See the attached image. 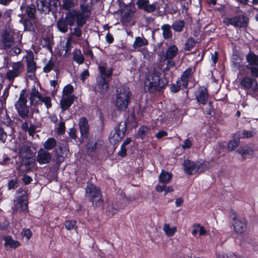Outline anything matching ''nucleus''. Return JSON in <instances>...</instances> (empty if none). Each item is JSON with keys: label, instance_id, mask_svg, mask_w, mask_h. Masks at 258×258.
<instances>
[{"label": "nucleus", "instance_id": "nucleus-36", "mask_svg": "<svg viewBox=\"0 0 258 258\" xmlns=\"http://www.w3.org/2000/svg\"><path fill=\"white\" fill-rule=\"evenodd\" d=\"M76 20L77 25L79 27H83L88 17L85 15V14L80 13L79 11H76Z\"/></svg>", "mask_w": 258, "mask_h": 258}, {"label": "nucleus", "instance_id": "nucleus-12", "mask_svg": "<svg viewBox=\"0 0 258 258\" xmlns=\"http://www.w3.org/2000/svg\"><path fill=\"white\" fill-rule=\"evenodd\" d=\"M43 147L46 150L40 149L38 151L36 157L37 161L41 164H47L50 161L52 156L47 150H51L55 146Z\"/></svg>", "mask_w": 258, "mask_h": 258}, {"label": "nucleus", "instance_id": "nucleus-19", "mask_svg": "<svg viewBox=\"0 0 258 258\" xmlns=\"http://www.w3.org/2000/svg\"><path fill=\"white\" fill-rule=\"evenodd\" d=\"M183 166L184 172L188 175H191L197 169V164L194 161L189 159H185L183 162Z\"/></svg>", "mask_w": 258, "mask_h": 258}, {"label": "nucleus", "instance_id": "nucleus-20", "mask_svg": "<svg viewBox=\"0 0 258 258\" xmlns=\"http://www.w3.org/2000/svg\"><path fill=\"white\" fill-rule=\"evenodd\" d=\"M79 126L81 135L87 137L89 133V125L86 117H82L80 119Z\"/></svg>", "mask_w": 258, "mask_h": 258}, {"label": "nucleus", "instance_id": "nucleus-43", "mask_svg": "<svg viewBox=\"0 0 258 258\" xmlns=\"http://www.w3.org/2000/svg\"><path fill=\"white\" fill-rule=\"evenodd\" d=\"M196 44V42L195 39L192 37H190L186 40L184 49L185 51H191L195 46Z\"/></svg>", "mask_w": 258, "mask_h": 258}, {"label": "nucleus", "instance_id": "nucleus-57", "mask_svg": "<svg viewBox=\"0 0 258 258\" xmlns=\"http://www.w3.org/2000/svg\"><path fill=\"white\" fill-rule=\"evenodd\" d=\"M39 101L41 102H43L47 108H49L51 106V99L49 97H43L42 96Z\"/></svg>", "mask_w": 258, "mask_h": 258}, {"label": "nucleus", "instance_id": "nucleus-15", "mask_svg": "<svg viewBox=\"0 0 258 258\" xmlns=\"http://www.w3.org/2000/svg\"><path fill=\"white\" fill-rule=\"evenodd\" d=\"M3 116H1V120L3 124L6 125L8 128L7 130L8 134L9 136H11L15 132V127L16 122L11 120L8 116L7 111L6 110L5 113L1 112Z\"/></svg>", "mask_w": 258, "mask_h": 258}, {"label": "nucleus", "instance_id": "nucleus-40", "mask_svg": "<svg viewBox=\"0 0 258 258\" xmlns=\"http://www.w3.org/2000/svg\"><path fill=\"white\" fill-rule=\"evenodd\" d=\"M240 139L241 137L240 131H238L232 135V139L230 140L227 145H238Z\"/></svg>", "mask_w": 258, "mask_h": 258}, {"label": "nucleus", "instance_id": "nucleus-23", "mask_svg": "<svg viewBox=\"0 0 258 258\" xmlns=\"http://www.w3.org/2000/svg\"><path fill=\"white\" fill-rule=\"evenodd\" d=\"M247 67L253 66H258V55L252 51H249L246 56Z\"/></svg>", "mask_w": 258, "mask_h": 258}, {"label": "nucleus", "instance_id": "nucleus-3", "mask_svg": "<svg viewBox=\"0 0 258 258\" xmlns=\"http://www.w3.org/2000/svg\"><path fill=\"white\" fill-rule=\"evenodd\" d=\"M14 200V209L20 212H28V195L27 191L19 188Z\"/></svg>", "mask_w": 258, "mask_h": 258}, {"label": "nucleus", "instance_id": "nucleus-21", "mask_svg": "<svg viewBox=\"0 0 258 258\" xmlns=\"http://www.w3.org/2000/svg\"><path fill=\"white\" fill-rule=\"evenodd\" d=\"M236 152L241 155L243 160L249 158L254 154V151L250 146H243V148L238 149Z\"/></svg>", "mask_w": 258, "mask_h": 258}, {"label": "nucleus", "instance_id": "nucleus-7", "mask_svg": "<svg viewBox=\"0 0 258 258\" xmlns=\"http://www.w3.org/2000/svg\"><path fill=\"white\" fill-rule=\"evenodd\" d=\"M129 91L121 87L117 90L116 105L119 110L125 109L128 104Z\"/></svg>", "mask_w": 258, "mask_h": 258}, {"label": "nucleus", "instance_id": "nucleus-22", "mask_svg": "<svg viewBox=\"0 0 258 258\" xmlns=\"http://www.w3.org/2000/svg\"><path fill=\"white\" fill-rule=\"evenodd\" d=\"M21 10H24L25 14L31 20H33L34 22H36L37 20L35 18L36 8L35 6L33 5H28L25 7V6L21 7Z\"/></svg>", "mask_w": 258, "mask_h": 258}, {"label": "nucleus", "instance_id": "nucleus-41", "mask_svg": "<svg viewBox=\"0 0 258 258\" xmlns=\"http://www.w3.org/2000/svg\"><path fill=\"white\" fill-rule=\"evenodd\" d=\"M31 163L29 161L23 159L19 166L20 170L23 172H27L31 169Z\"/></svg>", "mask_w": 258, "mask_h": 258}, {"label": "nucleus", "instance_id": "nucleus-24", "mask_svg": "<svg viewBox=\"0 0 258 258\" xmlns=\"http://www.w3.org/2000/svg\"><path fill=\"white\" fill-rule=\"evenodd\" d=\"M3 239L5 240L4 245L5 246H9L11 248L15 249L21 245L19 241L13 239L12 237L10 235L5 236Z\"/></svg>", "mask_w": 258, "mask_h": 258}, {"label": "nucleus", "instance_id": "nucleus-45", "mask_svg": "<svg viewBox=\"0 0 258 258\" xmlns=\"http://www.w3.org/2000/svg\"><path fill=\"white\" fill-rule=\"evenodd\" d=\"M181 82L180 80H177L175 83H172L170 87V91L174 93L178 92L182 86Z\"/></svg>", "mask_w": 258, "mask_h": 258}, {"label": "nucleus", "instance_id": "nucleus-34", "mask_svg": "<svg viewBox=\"0 0 258 258\" xmlns=\"http://www.w3.org/2000/svg\"><path fill=\"white\" fill-rule=\"evenodd\" d=\"M171 26L169 24H164L161 26L163 37L165 39H170L172 37V33L171 31Z\"/></svg>", "mask_w": 258, "mask_h": 258}, {"label": "nucleus", "instance_id": "nucleus-28", "mask_svg": "<svg viewBox=\"0 0 258 258\" xmlns=\"http://www.w3.org/2000/svg\"><path fill=\"white\" fill-rule=\"evenodd\" d=\"M76 16V11L72 10L67 12L65 17L62 18L69 25L72 26L75 23Z\"/></svg>", "mask_w": 258, "mask_h": 258}, {"label": "nucleus", "instance_id": "nucleus-32", "mask_svg": "<svg viewBox=\"0 0 258 258\" xmlns=\"http://www.w3.org/2000/svg\"><path fill=\"white\" fill-rule=\"evenodd\" d=\"M20 22L24 24L26 30L31 31L34 30V24L35 22L33 20L25 19L24 17H22Z\"/></svg>", "mask_w": 258, "mask_h": 258}, {"label": "nucleus", "instance_id": "nucleus-58", "mask_svg": "<svg viewBox=\"0 0 258 258\" xmlns=\"http://www.w3.org/2000/svg\"><path fill=\"white\" fill-rule=\"evenodd\" d=\"M22 180L24 185H27L31 183L33 179L30 176L27 174H24L22 178Z\"/></svg>", "mask_w": 258, "mask_h": 258}, {"label": "nucleus", "instance_id": "nucleus-47", "mask_svg": "<svg viewBox=\"0 0 258 258\" xmlns=\"http://www.w3.org/2000/svg\"><path fill=\"white\" fill-rule=\"evenodd\" d=\"M74 91L73 87L71 85H68L64 87L63 90V96L66 97L74 96L72 95Z\"/></svg>", "mask_w": 258, "mask_h": 258}, {"label": "nucleus", "instance_id": "nucleus-18", "mask_svg": "<svg viewBox=\"0 0 258 258\" xmlns=\"http://www.w3.org/2000/svg\"><path fill=\"white\" fill-rule=\"evenodd\" d=\"M195 71V68L192 69L191 67H188L183 72L180 81L182 82V87L183 89L187 88L190 79Z\"/></svg>", "mask_w": 258, "mask_h": 258}, {"label": "nucleus", "instance_id": "nucleus-39", "mask_svg": "<svg viewBox=\"0 0 258 258\" xmlns=\"http://www.w3.org/2000/svg\"><path fill=\"white\" fill-rule=\"evenodd\" d=\"M149 131L150 128L149 127L145 125L141 126L138 129L137 134L138 137L140 138L142 140H145Z\"/></svg>", "mask_w": 258, "mask_h": 258}, {"label": "nucleus", "instance_id": "nucleus-17", "mask_svg": "<svg viewBox=\"0 0 258 258\" xmlns=\"http://www.w3.org/2000/svg\"><path fill=\"white\" fill-rule=\"evenodd\" d=\"M139 9L143 10L147 13H152L156 10L157 3L149 4V0H138L136 3Z\"/></svg>", "mask_w": 258, "mask_h": 258}, {"label": "nucleus", "instance_id": "nucleus-9", "mask_svg": "<svg viewBox=\"0 0 258 258\" xmlns=\"http://www.w3.org/2000/svg\"><path fill=\"white\" fill-rule=\"evenodd\" d=\"M15 43V39L13 35L7 29L4 30L1 34L0 46L2 49L7 51L11 49Z\"/></svg>", "mask_w": 258, "mask_h": 258}, {"label": "nucleus", "instance_id": "nucleus-38", "mask_svg": "<svg viewBox=\"0 0 258 258\" xmlns=\"http://www.w3.org/2000/svg\"><path fill=\"white\" fill-rule=\"evenodd\" d=\"M68 25L69 24L63 18L59 19L57 22V27L62 33H66L68 31Z\"/></svg>", "mask_w": 258, "mask_h": 258}, {"label": "nucleus", "instance_id": "nucleus-44", "mask_svg": "<svg viewBox=\"0 0 258 258\" xmlns=\"http://www.w3.org/2000/svg\"><path fill=\"white\" fill-rule=\"evenodd\" d=\"M19 156L27 158V152L30 150L31 148H32L34 149V146H19Z\"/></svg>", "mask_w": 258, "mask_h": 258}, {"label": "nucleus", "instance_id": "nucleus-1", "mask_svg": "<svg viewBox=\"0 0 258 258\" xmlns=\"http://www.w3.org/2000/svg\"><path fill=\"white\" fill-rule=\"evenodd\" d=\"M147 80L149 81V84L146 87L150 93L163 92L168 83L165 76H162L161 72L156 69L153 70L152 73L147 76Z\"/></svg>", "mask_w": 258, "mask_h": 258}, {"label": "nucleus", "instance_id": "nucleus-26", "mask_svg": "<svg viewBox=\"0 0 258 258\" xmlns=\"http://www.w3.org/2000/svg\"><path fill=\"white\" fill-rule=\"evenodd\" d=\"M172 177V174L171 173L162 169L159 176V180L161 183L167 184L170 181Z\"/></svg>", "mask_w": 258, "mask_h": 258}, {"label": "nucleus", "instance_id": "nucleus-49", "mask_svg": "<svg viewBox=\"0 0 258 258\" xmlns=\"http://www.w3.org/2000/svg\"><path fill=\"white\" fill-rule=\"evenodd\" d=\"M75 6L74 2L73 0H62V8L65 10H68Z\"/></svg>", "mask_w": 258, "mask_h": 258}, {"label": "nucleus", "instance_id": "nucleus-16", "mask_svg": "<svg viewBox=\"0 0 258 258\" xmlns=\"http://www.w3.org/2000/svg\"><path fill=\"white\" fill-rule=\"evenodd\" d=\"M247 221L246 219H238L232 222L234 231L235 233L241 234L247 230Z\"/></svg>", "mask_w": 258, "mask_h": 258}, {"label": "nucleus", "instance_id": "nucleus-54", "mask_svg": "<svg viewBox=\"0 0 258 258\" xmlns=\"http://www.w3.org/2000/svg\"><path fill=\"white\" fill-rule=\"evenodd\" d=\"M80 13L85 14V15L89 17L90 15V7L88 5H81Z\"/></svg>", "mask_w": 258, "mask_h": 258}, {"label": "nucleus", "instance_id": "nucleus-33", "mask_svg": "<svg viewBox=\"0 0 258 258\" xmlns=\"http://www.w3.org/2000/svg\"><path fill=\"white\" fill-rule=\"evenodd\" d=\"M185 24L183 20H176L173 23L171 27L175 32H181L183 30Z\"/></svg>", "mask_w": 258, "mask_h": 258}, {"label": "nucleus", "instance_id": "nucleus-37", "mask_svg": "<svg viewBox=\"0 0 258 258\" xmlns=\"http://www.w3.org/2000/svg\"><path fill=\"white\" fill-rule=\"evenodd\" d=\"M148 44V41L145 38L137 37L133 45L134 48L137 49Z\"/></svg>", "mask_w": 258, "mask_h": 258}, {"label": "nucleus", "instance_id": "nucleus-56", "mask_svg": "<svg viewBox=\"0 0 258 258\" xmlns=\"http://www.w3.org/2000/svg\"><path fill=\"white\" fill-rule=\"evenodd\" d=\"M54 65V64L52 60H50L43 68V71L45 73L49 72L53 68Z\"/></svg>", "mask_w": 258, "mask_h": 258}, {"label": "nucleus", "instance_id": "nucleus-52", "mask_svg": "<svg viewBox=\"0 0 258 258\" xmlns=\"http://www.w3.org/2000/svg\"><path fill=\"white\" fill-rule=\"evenodd\" d=\"M27 67L28 73H33L36 70V63L32 60H30L27 61Z\"/></svg>", "mask_w": 258, "mask_h": 258}, {"label": "nucleus", "instance_id": "nucleus-2", "mask_svg": "<svg viewBox=\"0 0 258 258\" xmlns=\"http://www.w3.org/2000/svg\"><path fill=\"white\" fill-rule=\"evenodd\" d=\"M86 195L89 202H92L94 207L98 208L102 206L103 200L101 189L94 184L87 182Z\"/></svg>", "mask_w": 258, "mask_h": 258}, {"label": "nucleus", "instance_id": "nucleus-42", "mask_svg": "<svg viewBox=\"0 0 258 258\" xmlns=\"http://www.w3.org/2000/svg\"><path fill=\"white\" fill-rule=\"evenodd\" d=\"M163 230L168 236H172L176 232L177 229L176 227L171 228L168 224H165Z\"/></svg>", "mask_w": 258, "mask_h": 258}, {"label": "nucleus", "instance_id": "nucleus-61", "mask_svg": "<svg viewBox=\"0 0 258 258\" xmlns=\"http://www.w3.org/2000/svg\"><path fill=\"white\" fill-rule=\"evenodd\" d=\"M6 131H7V130H6ZM7 135H8L7 131L5 132L4 129L0 127V140L3 142H5L7 139Z\"/></svg>", "mask_w": 258, "mask_h": 258}, {"label": "nucleus", "instance_id": "nucleus-59", "mask_svg": "<svg viewBox=\"0 0 258 258\" xmlns=\"http://www.w3.org/2000/svg\"><path fill=\"white\" fill-rule=\"evenodd\" d=\"M54 156L55 161L56 163L57 164H60V163H61L64 159V156H63V155H59L54 152Z\"/></svg>", "mask_w": 258, "mask_h": 258}, {"label": "nucleus", "instance_id": "nucleus-60", "mask_svg": "<svg viewBox=\"0 0 258 258\" xmlns=\"http://www.w3.org/2000/svg\"><path fill=\"white\" fill-rule=\"evenodd\" d=\"M81 27L78 26L77 27L74 28L73 32H72L71 34L78 37H80L82 35Z\"/></svg>", "mask_w": 258, "mask_h": 258}, {"label": "nucleus", "instance_id": "nucleus-25", "mask_svg": "<svg viewBox=\"0 0 258 258\" xmlns=\"http://www.w3.org/2000/svg\"><path fill=\"white\" fill-rule=\"evenodd\" d=\"M74 96H62L60 101V106L63 110L68 109L74 102Z\"/></svg>", "mask_w": 258, "mask_h": 258}, {"label": "nucleus", "instance_id": "nucleus-35", "mask_svg": "<svg viewBox=\"0 0 258 258\" xmlns=\"http://www.w3.org/2000/svg\"><path fill=\"white\" fill-rule=\"evenodd\" d=\"M210 168V163L209 162L203 161L200 164L197 165V169L195 171V173L199 174L204 173L206 171L208 170Z\"/></svg>", "mask_w": 258, "mask_h": 258}, {"label": "nucleus", "instance_id": "nucleus-31", "mask_svg": "<svg viewBox=\"0 0 258 258\" xmlns=\"http://www.w3.org/2000/svg\"><path fill=\"white\" fill-rule=\"evenodd\" d=\"M20 184V181L18 177L15 176L13 178L9 179L7 183L8 189L10 190L12 189H16L18 188Z\"/></svg>", "mask_w": 258, "mask_h": 258}, {"label": "nucleus", "instance_id": "nucleus-30", "mask_svg": "<svg viewBox=\"0 0 258 258\" xmlns=\"http://www.w3.org/2000/svg\"><path fill=\"white\" fill-rule=\"evenodd\" d=\"M41 96H42L39 93L38 91L36 89L35 87L33 88L30 96L31 104L32 105L36 104L38 101L40 100Z\"/></svg>", "mask_w": 258, "mask_h": 258}, {"label": "nucleus", "instance_id": "nucleus-11", "mask_svg": "<svg viewBox=\"0 0 258 258\" xmlns=\"http://www.w3.org/2000/svg\"><path fill=\"white\" fill-rule=\"evenodd\" d=\"M12 69L8 71L6 74L5 78L7 80L12 83L15 78L18 77L23 71L24 66L20 61L14 62L12 65Z\"/></svg>", "mask_w": 258, "mask_h": 258}, {"label": "nucleus", "instance_id": "nucleus-62", "mask_svg": "<svg viewBox=\"0 0 258 258\" xmlns=\"http://www.w3.org/2000/svg\"><path fill=\"white\" fill-rule=\"evenodd\" d=\"M9 225L10 223L7 220H5L3 222H0V229L6 230L9 227Z\"/></svg>", "mask_w": 258, "mask_h": 258}, {"label": "nucleus", "instance_id": "nucleus-27", "mask_svg": "<svg viewBox=\"0 0 258 258\" xmlns=\"http://www.w3.org/2000/svg\"><path fill=\"white\" fill-rule=\"evenodd\" d=\"M178 48L175 45L169 46L166 50L165 54L166 59H172L177 54Z\"/></svg>", "mask_w": 258, "mask_h": 258}, {"label": "nucleus", "instance_id": "nucleus-5", "mask_svg": "<svg viewBox=\"0 0 258 258\" xmlns=\"http://www.w3.org/2000/svg\"><path fill=\"white\" fill-rule=\"evenodd\" d=\"M240 85L244 90H249L247 94L256 98L258 96V82L252 77H244L240 81Z\"/></svg>", "mask_w": 258, "mask_h": 258}, {"label": "nucleus", "instance_id": "nucleus-64", "mask_svg": "<svg viewBox=\"0 0 258 258\" xmlns=\"http://www.w3.org/2000/svg\"><path fill=\"white\" fill-rule=\"evenodd\" d=\"M65 131L64 123L63 121H60L59 123L58 127L57 128V133L59 134H62Z\"/></svg>", "mask_w": 258, "mask_h": 258}, {"label": "nucleus", "instance_id": "nucleus-13", "mask_svg": "<svg viewBox=\"0 0 258 258\" xmlns=\"http://www.w3.org/2000/svg\"><path fill=\"white\" fill-rule=\"evenodd\" d=\"M195 96L197 102L199 105H205L208 103L209 94L206 87H201L197 90Z\"/></svg>", "mask_w": 258, "mask_h": 258}, {"label": "nucleus", "instance_id": "nucleus-51", "mask_svg": "<svg viewBox=\"0 0 258 258\" xmlns=\"http://www.w3.org/2000/svg\"><path fill=\"white\" fill-rule=\"evenodd\" d=\"M58 148L55 150L54 152L59 155H63L64 157L67 156L69 152V146H58Z\"/></svg>", "mask_w": 258, "mask_h": 258}, {"label": "nucleus", "instance_id": "nucleus-10", "mask_svg": "<svg viewBox=\"0 0 258 258\" xmlns=\"http://www.w3.org/2000/svg\"><path fill=\"white\" fill-rule=\"evenodd\" d=\"M59 0H38L37 9L42 14L46 15L51 11L52 7L56 8Z\"/></svg>", "mask_w": 258, "mask_h": 258}, {"label": "nucleus", "instance_id": "nucleus-14", "mask_svg": "<svg viewBox=\"0 0 258 258\" xmlns=\"http://www.w3.org/2000/svg\"><path fill=\"white\" fill-rule=\"evenodd\" d=\"M108 80L104 77L98 76L97 78V84L94 88V91L104 95L108 91Z\"/></svg>", "mask_w": 258, "mask_h": 258}, {"label": "nucleus", "instance_id": "nucleus-48", "mask_svg": "<svg viewBox=\"0 0 258 258\" xmlns=\"http://www.w3.org/2000/svg\"><path fill=\"white\" fill-rule=\"evenodd\" d=\"M76 223L77 222L75 220H66L64 222L65 227L68 230L77 228Z\"/></svg>", "mask_w": 258, "mask_h": 258}, {"label": "nucleus", "instance_id": "nucleus-55", "mask_svg": "<svg viewBox=\"0 0 258 258\" xmlns=\"http://www.w3.org/2000/svg\"><path fill=\"white\" fill-rule=\"evenodd\" d=\"M100 72L101 74L100 76H105L107 77H109L112 75V71L110 70H106V69L105 67L103 66H99V67Z\"/></svg>", "mask_w": 258, "mask_h": 258}, {"label": "nucleus", "instance_id": "nucleus-8", "mask_svg": "<svg viewBox=\"0 0 258 258\" xmlns=\"http://www.w3.org/2000/svg\"><path fill=\"white\" fill-rule=\"evenodd\" d=\"M126 122H121L117 129L111 133L109 137L110 143L113 145L118 144L124 137L126 130Z\"/></svg>", "mask_w": 258, "mask_h": 258}, {"label": "nucleus", "instance_id": "nucleus-53", "mask_svg": "<svg viewBox=\"0 0 258 258\" xmlns=\"http://www.w3.org/2000/svg\"><path fill=\"white\" fill-rule=\"evenodd\" d=\"M21 235L23 237H25L29 240L33 235L32 231L29 228H23L21 232Z\"/></svg>", "mask_w": 258, "mask_h": 258}, {"label": "nucleus", "instance_id": "nucleus-63", "mask_svg": "<svg viewBox=\"0 0 258 258\" xmlns=\"http://www.w3.org/2000/svg\"><path fill=\"white\" fill-rule=\"evenodd\" d=\"M74 59L79 63H82L84 62V58L82 54H76L74 55Z\"/></svg>", "mask_w": 258, "mask_h": 258}, {"label": "nucleus", "instance_id": "nucleus-4", "mask_svg": "<svg viewBox=\"0 0 258 258\" xmlns=\"http://www.w3.org/2000/svg\"><path fill=\"white\" fill-rule=\"evenodd\" d=\"M28 94L25 90H23L19 96L18 100L15 104V107L18 112V114L23 119H26L32 115L30 114L29 107L26 105Z\"/></svg>", "mask_w": 258, "mask_h": 258}, {"label": "nucleus", "instance_id": "nucleus-50", "mask_svg": "<svg viewBox=\"0 0 258 258\" xmlns=\"http://www.w3.org/2000/svg\"><path fill=\"white\" fill-rule=\"evenodd\" d=\"M246 68L249 71L253 78H258V66H253L249 67L246 66Z\"/></svg>", "mask_w": 258, "mask_h": 258}, {"label": "nucleus", "instance_id": "nucleus-29", "mask_svg": "<svg viewBox=\"0 0 258 258\" xmlns=\"http://www.w3.org/2000/svg\"><path fill=\"white\" fill-rule=\"evenodd\" d=\"M41 44L43 47H47L50 51H52V45L53 44V36L49 34L44 36L41 40Z\"/></svg>", "mask_w": 258, "mask_h": 258}, {"label": "nucleus", "instance_id": "nucleus-46", "mask_svg": "<svg viewBox=\"0 0 258 258\" xmlns=\"http://www.w3.org/2000/svg\"><path fill=\"white\" fill-rule=\"evenodd\" d=\"M240 134L241 138L249 139L253 137L255 133L252 131L243 130L241 131H240Z\"/></svg>", "mask_w": 258, "mask_h": 258}, {"label": "nucleus", "instance_id": "nucleus-6", "mask_svg": "<svg viewBox=\"0 0 258 258\" xmlns=\"http://www.w3.org/2000/svg\"><path fill=\"white\" fill-rule=\"evenodd\" d=\"M223 22L227 26L231 25L235 28H246L247 27L249 19L244 15H238L232 18L226 17L223 19Z\"/></svg>", "mask_w": 258, "mask_h": 258}]
</instances>
